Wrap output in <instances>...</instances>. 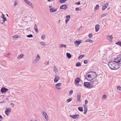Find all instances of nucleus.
Segmentation results:
<instances>
[{
	"label": "nucleus",
	"mask_w": 121,
	"mask_h": 121,
	"mask_svg": "<svg viewBox=\"0 0 121 121\" xmlns=\"http://www.w3.org/2000/svg\"><path fill=\"white\" fill-rule=\"evenodd\" d=\"M87 108L86 106H85L84 107V114H85L87 111Z\"/></svg>",
	"instance_id": "23"
},
{
	"label": "nucleus",
	"mask_w": 121,
	"mask_h": 121,
	"mask_svg": "<svg viewBox=\"0 0 121 121\" xmlns=\"http://www.w3.org/2000/svg\"><path fill=\"white\" fill-rule=\"evenodd\" d=\"M76 4L77 5H79L80 4V2L76 3Z\"/></svg>",
	"instance_id": "51"
},
{
	"label": "nucleus",
	"mask_w": 121,
	"mask_h": 121,
	"mask_svg": "<svg viewBox=\"0 0 121 121\" xmlns=\"http://www.w3.org/2000/svg\"><path fill=\"white\" fill-rule=\"evenodd\" d=\"M50 10L51 12H55L56 11L57 9L54 8H51L50 9Z\"/></svg>",
	"instance_id": "20"
},
{
	"label": "nucleus",
	"mask_w": 121,
	"mask_h": 121,
	"mask_svg": "<svg viewBox=\"0 0 121 121\" xmlns=\"http://www.w3.org/2000/svg\"><path fill=\"white\" fill-rule=\"evenodd\" d=\"M90 78H91V80L94 79L97 76L96 73L94 72H93L90 73Z\"/></svg>",
	"instance_id": "3"
},
{
	"label": "nucleus",
	"mask_w": 121,
	"mask_h": 121,
	"mask_svg": "<svg viewBox=\"0 0 121 121\" xmlns=\"http://www.w3.org/2000/svg\"><path fill=\"white\" fill-rule=\"evenodd\" d=\"M60 79V77L57 76L56 75L55 76V78L54 80L55 82H57Z\"/></svg>",
	"instance_id": "14"
},
{
	"label": "nucleus",
	"mask_w": 121,
	"mask_h": 121,
	"mask_svg": "<svg viewBox=\"0 0 121 121\" xmlns=\"http://www.w3.org/2000/svg\"><path fill=\"white\" fill-rule=\"evenodd\" d=\"M94 82H95V81H91L90 82L92 84H93L94 83Z\"/></svg>",
	"instance_id": "50"
},
{
	"label": "nucleus",
	"mask_w": 121,
	"mask_h": 121,
	"mask_svg": "<svg viewBox=\"0 0 121 121\" xmlns=\"http://www.w3.org/2000/svg\"><path fill=\"white\" fill-rule=\"evenodd\" d=\"M72 99V98H70L67 100L66 102L67 103H69L71 101Z\"/></svg>",
	"instance_id": "31"
},
{
	"label": "nucleus",
	"mask_w": 121,
	"mask_h": 121,
	"mask_svg": "<svg viewBox=\"0 0 121 121\" xmlns=\"http://www.w3.org/2000/svg\"><path fill=\"white\" fill-rule=\"evenodd\" d=\"M79 116V115L78 114H76L74 115H70V117L74 119L78 118Z\"/></svg>",
	"instance_id": "8"
},
{
	"label": "nucleus",
	"mask_w": 121,
	"mask_h": 121,
	"mask_svg": "<svg viewBox=\"0 0 121 121\" xmlns=\"http://www.w3.org/2000/svg\"><path fill=\"white\" fill-rule=\"evenodd\" d=\"M40 43L43 46H44L45 45V44L43 42H41Z\"/></svg>",
	"instance_id": "40"
},
{
	"label": "nucleus",
	"mask_w": 121,
	"mask_h": 121,
	"mask_svg": "<svg viewBox=\"0 0 121 121\" xmlns=\"http://www.w3.org/2000/svg\"><path fill=\"white\" fill-rule=\"evenodd\" d=\"M24 2L30 6L32 8H34V6L32 3L28 0H24Z\"/></svg>",
	"instance_id": "4"
},
{
	"label": "nucleus",
	"mask_w": 121,
	"mask_h": 121,
	"mask_svg": "<svg viewBox=\"0 0 121 121\" xmlns=\"http://www.w3.org/2000/svg\"><path fill=\"white\" fill-rule=\"evenodd\" d=\"M92 34H90L88 35V36L89 37V38L90 39H91L92 37Z\"/></svg>",
	"instance_id": "42"
},
{
	"label": "nucleus",
	"mask_w": 121,
	"mask_h": 121,
	"mask_svg": "<svg viewBox=\"0 0 121 121\" xmlns=\"http://www.w3.org/2000/svg\"><path fill=\"white\" fill-rule=\"evenodd\" d=\"M88 103V101L87 100H86L85 101V104H87Z\"/></svg>",
	"instance_id": "46"
},
{
	"label": "nucleus",
	"mask_w": 121,
	"mask_h": 121,
	"mask_svg": "<svg viewBox=\"0 0 121 121\" xmlns=\"http://www.w3.org/2000/svg\"><path fill=\"white\" fill-rule=\"evenodd\" d=\"M61 84H62L61 83H58L56 84L55 86V87L57 89L61 90V88L58 87L60 86Z\"/></svg>",
	"instance_id": "13"
},
{
	"label": "nucleus",
	"mask_w": 121,
	"mask_h": 121,
	"mask_svg": "<svg viewBox=\"0 0 121 121\" xmlns=\"http://www.w3.org/2000/svg\"><path fill=\"white\" fill-rule=\"evenodd\" d=\"M76 66L77 67L80 66H81V65L80 62H78L76 64Z\"/></svg>",
	"instance_id": "26"
},
{
	"label": "nucleus",
	"mask_w": 121,
	"mask_h": 121,
	"mask_svg": "<svg viewBox=\"0 0 121 121\" xmlns=\"http://www.w3.org/2000/svg\"><path fill=\"white\" fill-rule=\"evenodd\" d=\"M99 7V5L98 4H97L95 8V10H97L98 9Z\"/></svg>",
	"instance_id": "34"
},
{
	"label": "nucleus",
	"mask_w": 121,
	"mask_h": 121,
	"mask_svg": "<svg viewBox=\"0 0 121 121\" xmlns=\"http://www.w3.org/2000/svg\"><path fill=\"white\" fill-rule=\"evenodd\" d=\"M2 118H3V117L1 116V115H0V118L2 119Z\"/></svg>",
	"instance_id": "57"
},
{
	"label": "nucleus",
	"mask_w": 121,
	"mask_h": 121,
	"mask_svg": "<svg viewBox=\"0 0 121 121\" xmlns=\"http://www.w3.org/2000/svg\"><path fill=\"white\" fill-rule=\"evenodd\" d=\"M82 43V40L79 41L78 40H77L74 42V43L76 47H77L78 45Z\"/></svg>",
	"instance_id": "7"
},
{
	"label": "nucleus",
	"mask_w": 121,
	"mask_h": 121,
	"mask_svg": "<svg viewBox=\"0 0 121 121\" xmlns=\"http://www.w3.org/2000/svg\"><path fill=\"white\" fill-rule=\"evenodd\" d=\"M88 62V60H84V64H86Z\"/></svg>",
	"instance_id": "44"
},
{
	"label": "nucleus",
	"mask_w": 121,
	"mask_h": 121,
	"mask_svg": "<svg viewBox=\"0 0 121 121\" xmlns=\"http://www.w3.org/2000/svg\"><path fill=\"white\" fill-rule=\"evenodd\" d=\"M91 72H89L87 73L86 75V78L88 80L91 81V80L90 78V73Z\"/></svg>",
	"instance_id": "6"
},
{
	"label": "nucleus",
	"mask_w": 121,
	"mask_h": 121,
	"mask_svg": "<svg viewBox=\"0 0 121 121\" xmlns=\"http://www.w3.org/2000/svg\"><path fill=\"white\" fill-rule=\"evenodd\" d=\"M3 21L4 22L5 21H6V18L5 17H4L3 18Z\"/></svg>",
	"instance_id": "48"
},
{
	"label": "nucleus",
	"mask_w": 121,
	"mask_h": 121,
	"mask_svg": "<svg viewBox=\"0 0 121 121\" xmlns=\"http://www.w3.org/2000/svg\"><path fill=\"white\" fill-rule=\"evenodd\" d=\"M85 55H80L78 57V59L79 60H80L81 59H82V58Z\"/></svg>",
	"instance_id": "27"
},
{
	"label": "nucleus",
	"mask_w": 121,
	"mask_h": 121,
	"mask_svg": "<svg viewBox=\"0 0 121 121\" xmlns=\"http://www.w3.org/2000/svg\"><path fill=\"white\" fill-rule=\"evenodd\" d=\"M80 80V79L79 78H76L75 80V84L76 85L77 83H78Z\"/></svg>",
	"instance_id": "16"
},
{
	"label": "nucleus",
	"mask_w": 121,
	"mask_h": 121,
	"mask_svg": "<svg viewBox=\"0 0 121 121\" xmlns=\"http://www.w3.org/2000/svg\"><path fill=\"white\" fill-rule=\"evenodd\" d=\"M17 4V2L16 1H15L14 2V6H16Z\"/></svg>",
	"instance_id": "43"
},
{
	"label": "nucleus",
	"mask_w": 121,
	"mask_h": 121,
	"mask_svg": "<svg viewBox=\"0 0 121 121\" xmlns=\"http://www.w3.org/2000/svg\"><path fill=\"white\" fill-rule=\"evenodd\" d=\"M7 14V16H8V14Z\"/></svg>",
	"instance_id": "63"
},
{
	"label": "nucleus",
	"mask_w": 121,
	"mask_h": 121,
	"mask_svg": "<svg viewBox=\"0 0 121 121\" xmlns=\"http://www.w3.org/2000/svg\"><path fill=\"white\" fill-rule=\"evenodd\" d=\"M75 10L76 11H78L79 10V9L77 7L76 8Z\"/></svg>",
	"instance_id": "54"
},
{
	"label": "nucleus",
	"mask_w": 121,
	"mask_h": 121,
	"mask_svg": "<svg viewBox=\"0 0 121 121\" xmlns=\"http://www.w3.org/2000/svg\"><path fill=\"white\" fill-rule=\"evenodd\" d=\"M107 14H108V13H105V14H102L101 15V17H104L107 15Z\"/></svg>",
	"instance_id": "33"
},
{
	"label": "nucleus",
	"mask_w": 121,
	"mask_h": 121,
	"mask_svg": "<svg viewBox=\"0 0 121 121\" xmlns=\"http://www.w3.org/2000/svg\"><path fill=\"white\" fill-rule=\"evenodd\" d=\"M107 98V95H103V98L104 99H106Z\"/></svg>",
	"instance_id": "38"
},
{
	"label": "nucleus",
	"mask_w": 121,
	"mask_h": 121,
	"mask_svg": "<svg viewBox=\"0 0 121 121\" xmlns=\"http://www.w3.org/2000/svg\"><path fill=\"white\" fill-rule=\"evenodd\" d=\"M95 31L97 32L99 29V25L98 24H97L95 25Z\"/></svg>",
	"instance_id": "18"
},
{
	"label": "nucleus",
	"mask_w": 121,
	"mask_h": 121,
	"mask_svg": "<svg viewBox=\"0 0 121 121\" xmlns=\"http://www.w3.org/2000/svg\"><path fill=\"white\" fill-rule=\"evenodd\" d=\"M35 121H38L37 120H35Z\"/></svg>",
	"instance_id": "62"
},
{
	"label": "nucleus",
	"mask_w": 121,
	"mask_h": 121,
	"mask_svg": "<svg viewBox=\"0 0 121 121\" xmlns=\"http://www.w3.org/2000/svg\"><path fill=\"white\" fill-rule=\"evenodd\" d=\"M110 8H108L107 9L108 10L110 9Z\"/></svg>",
	"instance_id": "60"
},
{
	"label": "nucleus",
	"mask_w": 121,
	"mask_h": 121,
	"mask_svg": "<svg viewBox=\"0 0 121 121\" xmlns=\"http://www.w3.org/2000/svg\"><path fill=\"white\" fill-rule=\"evenodd\" d=\"M78 110L81 112L83 111V108L82 107H79L78 108Z\"/></svg>",
	"instance_id": "29"
},
{
	"label": "nucleus",
	"mask_w": 121,
	"mask_h": 121,
	"mask_svg": "<svg viewBox=\"0 0 121 121\" xmlns=\"http://www.w3.org/2000/svg\"><path fill=\"white\" fill-rule=\"evenodd\" d=\"M67 8V6H66V5H62L61 6L60 8V9H66Z\"/></svg>",
	"instance_id": "15"
},
{
	"label": "nucleus",
	"mask_w": 121,
	"mask_h": 121,
	"mask_svg": "<svg viewBox=\"0 0 121 121\" xmlns=\"http://www.w3.org/2000/svg\"><path fill=\"white\" fill-rule=\"evenodd\" d=\"M26 36L28 38H31L33 37V35L32 34H30L29 35H27Z\"/></svg>",
	"instance_id": "37"
},
{
	"label": "nucleus",
	"mask_w": 121,
	"mask_h": 121,
	"mask_svg": "<svg viewBox=\"0 0 121 121\" xmlns=\"http://www.w3.org/2000/svg\"><path fill=\"white\" fill-rule=\"evenodd\" d=\"M40 57L39 55H37L35 57V59L34 60V61L35 62H38L40 58Z\"/></svg>",
	"instance_id": "9"
},
{
	"label": "nucleus",
	"mask_w": 121,
	"mask_h": 121,
	"mask_svg": "<svg viewBox=\"0 0 121 121\" xmlns=\"http://www.w3.org/2000/svg\"><path fill=\"white\" fill-rule=\"evenodd\" d=\"M42 39L43 40L45 38V36L44 35H43L41 37Z\"/></svg>",
	"instance_id": "39"
},
{
	"label": "nucleus",
	"mask_w": 121,
	"mask_h": 121,
	"mask_svg": "<svg viewBox=\"0 0 121 121\" xmlns=\"http://www.w3.org/2000/svg\"><path fill=\"white\" fill-rule=\"evenodd\" d=\"M73 90H71L69 92V94H70L71 95L73 93Z\"/></svg>",
	"instance_id": "45"
},
{
	"label": "nucleus",
	"mask_w": 121,
	"mask_h": 121,
	"mask_svg": "<svg viewBox=\"0 0 121 121\" xmlns=\"http://www.w3.org/2000/svg\"><path fill=\"white\" fill-rule=\"evenodd\" d=\"M55 73H56L58 72V69L56 66H54L53 67Z\"/></svg>",
	"instance_id": "21"
},
{
	"label": "nucleus",
	"mask_w": 121,
	"mask_h": 121,
	"mask_svg": "<svg viewBox=\"0 0 121 121\" xmlns=\"http://www.w3.org/2000/svg\"><path fill=\"white\" fill-rule=\"evenodd\" d=\"M13 37L14 38H18V36H15V35L13 36Z\"/></svg>",
	"instance_id": "49"
},
{
	"label": "nucleus",
	"mask_w": 121,
	"mask_h": 121,
	"mask_svg": "<svg viewBox=\"0 0 121 121\" xmlns=\"http://www.w3.org/2000/svg\"><path fill=\"white\" fill-rule=\"evenodd\" d=\"M60 20H59V21L58 22V23H60Z\"/></svg>",
	"instance_id": "59"
},
{
	"label": "nucleus",
	"mask_w": 121,
	"mask_h": 121,
	"mask_svg": "<svg viewBox=\"0 0 121 121\" xmlns=\"http://www.w3.org/2000/svg\"><path fill=\"white\" fill-rule=\"evenodd\" d=\"M118 64H121V60L120 58L117 57L115 59L114 61L111 60L109 61L108 65L110 69H112L116 70L119 67Z\"/></svg>",
	"instance_id": "1"
},
{
	"label": "nucleus",
	"mask_w": 121,
	"mask_h": 121,
	"mask_svg": "<svg viewBox=\"0 0 121 121\" xmlns=\"http://www.w3.org/2000/svg\"><path fill=\"white\" fill-rule=\"evenodd\" d=\"M34 29L35 31L37 32L38 33L39 30H38L36 24H35L34 25Z\"/></svg>",
	"instance_id": "22"
},
{
	"label": "nucleus",
	"mask_w": 121,
	"mask_h": 121,
	"mask_svg": "<svg viewBox=\"0 0 121 121\" xmlns=\"http://www.w3.org/2000/svg\"><path fill=\"white\" fill-rule=\"evenodd\" d=\"M67 0H60V2L61 3H64Z\"/></svg>",
	"instance_id": "35"
},
{
	"label": "nucleus",
	"mask_w": 121,
	"mask_h": 121,
	"mask_svg": "<svg viewBox=\"0 0 121 121\" xmlns=\"http://www.w3.org/2000/svg\"><path fill=\"white\" fill-rule=\"evenodd\" d=\"M30 121H33L32 120H31Z\"/></svg>",
	"instance_id": "61"
},
{
	"label": "nucleus",
	"mask_w": 121,
	"mask_h": 121,
	"mask_svg": "<svg viewBox=\"0 0 121 121\" xmlns=\"http://www.w3.org/2000/svg\"><path fill=\"white\" fill-rule=\"evenodd\" d=\"M70 16L69 15H67L66 17V18L67 19H69L70 18Z\"/></svg>",
	"instance_id": "41"
},
{
	"label": "nucleus",
	"mask_w": 121,
	"mask_h": 121,
	"mask_svg": "<svg viewBox=\"0 0 121 121\" xmlns=\"http://www.w3.org/2000/svg\"><path fill=\"white\" fill-rule=\"evenodd\" d=\"M46 64V65H48L49 64V61H48L47 62H46V63H45V64Z\"/></svg>",
	"instance_id": "53"
},
{
	"label": "nucleus",
	"mask_w": 121,
	"mask_h": 121,
	"mask_svg": "<svg viewBox=\"0 0 121 121\" xmlns=\"http://www.w3.org/2000/svg\"><path fill=\"white\" fill-rule=\"evenodd\" d=\"M24 56V55L23 54H21L18 56V58L19 59H20L23 56Z\"/></svg>",
	"instance_id": "30"
},
{
	"label": "nucleus",
	"mask_w": 121,
	"mask_h": 121,
	"mask_svg": "<svg viewBox=\"0 0 121 121\" xmlns=\"http://www.w3.org/2000/svg\"><path fill=\"white\" fill-rule=\"evenodd\" d=\"M84 86L86 87H88L90 86V84L88 82H85L84 83Z\"/></svg>",
	"instance_id": "17"
},
{
	"label": "nucleus",
	"mask_w": 121,
	"mask_h": 121,
	"mask_svg": "<svg viewBox=\"0 0 121 121\" xmlns=\"http://www.w3.org/2000/svg\"><path fill=\"white\" fill-rule=\"evenodd\" d=\"M11 112V109L9 108H6L5 111V114L7 115L8 116L9 114Z\"/></svg>",
	"instance_id": "5"
},
{
	"label": "nucleus",
	"mask_w": 121,
	"mask_h": 121,
	"mask_svg": "<svg viewBox=\"0 0 121 121\" xmlns=\"http://www.w3.org/2000/svg\"><path fill=\"white\" fill-rule=\"evenodd\" d=\"M93 42V40H91L90 39H87L86 40L85 42H89L90 43H92Z\"/></svg>",
	"instance_id": "25"
},
{
	"label": "nucleus",
	"mask_w": 121,
	"mask_h": 121,
	"mask_svg": "<svg viewBox=\"0 0 121 121\" xmlns=\"http://www.w3.org/2000/svg\"><path fill=\"white\" fill-rule=\"evenodd\" d=\"M108 3H106L102 7V10L103 11L104 10L108 7Z\"/></svg>",
	"instance_id": "11"
},
{
	"label": "nucleus",
	"mask_w": 121,
	"mask_h": 121,
	"mask_svg": "<svg viewBox=\"0 0 121 121\" xmlns=\"http://www.w3.org/2000/svg\"><path fill=\"white\" fill-rule=\"evenodd\" d=\"M66 55L68 58H70L71 57V55L69 53L67 52L66 53Z\"/></svg>",
	"instance_id": "24"
},
{
	"label": "nucleus",
	"mask_w": 121,
	"mask_h": 121,
	"mask_svg": "<svg viewBox=\"0 0 121 121\" xmlns=\"http://www.w3.org/2000/svg\"><path fill=\"white\" fill-rule=\"evenodd\" d=\"M8 91V89L5 87L2 88L1 89V92L2 93H5Z\"/></svg>",
	"instance_id": "10"
},
{
	"label": "nucleus",
	"mask_w": 121,
	"mask_h": 121,
	"mask_svg": "<svg viewBox=\"0 0 121 121\" xmlns=\"http://www.w3.org/2000/svg\"><path fill=\"white\" fill-rule=\"evenodd\" d=\"M8 55H9V54H8Z\"/></svg>",
	"instance_id": "64"
},
{
	"label": "nucleus",
	"mask_w": 121,
	"mask_h": 121,
	"mask_svg": "<svg viewBox=\"0 0 121 121\" xmlns=\"http://www.w3.org/2000/svg\"><path fill=\"white\" fill-rule=\"evenodd\" d=\"M69 19H66L65 20V23H67V22L69 21Z\"/></svg>",
	"instance_id": "47"
},
{
	"label": "nucleus",
	"mask_w": 121,
	"mask_h": 121,
	"mask_svg": "<svg viewBox=\"0 0 121 121\" xmlns=\"http://www.w3.org/2000/svg\"><path fill=\"white\" fill-rule=\"evenodd\" d=\"M116 44L121 47V42L119 41L116 43Z\"/></svg>",
	"instance_id": "28"
},
{
	"label": "nucleus",
	"mask_w": 121,
	"mask_h": 121,
	"mask_svg": "<svg viewBox=\"0 0 121 121\" xmlns=\"http://www.w3.org/2000/svg\"><path fill=\"white\" fill-rule=\"evenodd\" d=\"M54 0H48V2H50L51 1H53Z\"/></svg>",
	"instance_id": "58"
},
{
	"label": "nucleus",
	"mask_w": 121,
	"mask_h": 121,
	"mask_svg": "<svg viewBox=\"0 0 121 121\" xmlns=\"http://www.w3.org/2000/svg\"><path fill=\"white\" fill-rule=\"evenodd\" d=\"M81 95L80 93H78L77 95V101L79 102H81Z\"/></svg>",
	"instance_id": "12"
},
{
	"label": "nucleus",
	"mask_w": 121,
	"mask_h": 121,
	"mask_svg": "<svg viewBox=\"0 0 121 121\" xmlns=\"http://www.w3.org/2000/svg\"><path fill=\"white\" fill-rule=\"evenodd\" d=\"M112 37L111 35H108L107 37L108 39L110 41H112Z\"/></svg>",
	"instance_id": "19"
},
{
	"label": "nucleus",
	"mask_w": 121,
	"mask_h": 121,
	"mask_svg": "<svg viewBox=\"0 0 121 121\" xmlns=\"http://www.w3.org/2000/svg\"><path fill=\"white\" fill-rule=\"evenodd\" d=\"M66 45H65L64 44H60V47L63 48L64 47L65 48H66Z\"/></svg>",
	"instance_id": "32"
},
{
	"label": "nucleus",
	"mask_w": 121,
	"mask_h": 121,
	"mask_svg": "<svg viewBox=\"0 0 121 121\" xmlns=\"http://www.w3.org/2000/svg\"><path fill=\"white\" fill-rule=\"evenodd\" d=\"M42 113L43 117L46 119L47 121H48L49 120L48 117V114L46 113L44 111H43Z\"/></svg>",
	"instance_id": "2"
},
{
	"label": "nucleus",
	"mask_w": 121,
	"mask_h": 121,
	"mask_svg": "<svg viewBox=\"0 0 121 121\" xmlns=\"http://www.w3.org/2000/svg\"><path fill=\"white\" fill-rule=\"evenodd\" d=\"M117 89L119 91H121V87L120 86H118L117 87Z\"/></svg>",
	"instance_id": "36"
},
{
	"label": "nucleus",
	"mask_w": 121,
	"mask_h": 121,
	"mask_svg": "<svg viewBox=\"0 0 121 121\" xmlns=\"http://www.w3.org/2000/svg\"><path fill=\"white\" fill-rule=\"evenodd\" d=\"M4 103V101H3L1 102H0V104L3 103Z\"/></svg>",
	"instance_id": "55"
},
{
	"label": "nucleus",
	"mask_w": 121,
	"mask_h": 121,
	"mask_svg": "<svg viewBox=\"0 0 121 121\" xmlns=\"http://www.w3.org/2000/svg\"><path fill=\"white\" fill-rule=\"evenodd\" d=\"M1 17L3 18H4L5 17L4 15V14H3L2 15V17Z\"/></svg>",
	"instance_id": "52"
},
{
	"label": "nucleus",
	"mask_w": 121,
	"mask_h": 121,
	"mask_svg": "<svg viewBox=\"0 0 121 121\" xmlns=\"http://www.w3.org/2000/svg\"><path fill=\"white\" fill-rule=\"evenodd\" d=\"M10 104L11 105H13V107L14 106V104H13V103H11V104Z\"/></svg>",
	"instance_id": "56"
}]
</instances>
